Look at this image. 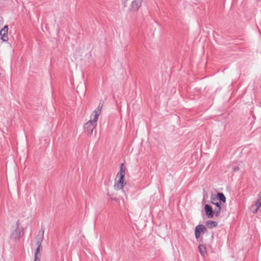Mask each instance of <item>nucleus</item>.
Instances as JSON below:
<instances>
[{
  "label": "nucleus",
  "mask_w": 261,
  "mask_h": 261,
  "mask_svg": "<svg viewBox=\"0 0 261 261\" xmlns=\"http://www.w3.org/2000/svg\"><path fill=\"white\" fill-rule=\"evenodd\" d=\"M143 1V0H123L122 5L127 12L134 13L139 11Z\"/></svg>",
  "instance_id": "obj_1"
},
{
  "label": "nucleus",
  "mask_w": 261,
  "mask_h": 261,
  "mask_svg": "<svg viewBox=\"0 0 261 261\" xmlns=\"http://www.w3.org/2000/svg\"><path fill=\"white\" fill-rule=\"evenodd\" d=\"M125 170L124 168V164H121L120 167L119 171L117 173L115 178L114 188L117 190H122L126 184L124 179Z\"/></svg>",
  "instance_id": "obj_2"
},
{
  "label": "nucleus",
  "mask_w": 261,
  "mask_h": 261,
  "mask_svg": "<svg viewBox=\"0 0 261 261\" xmlns=\"http://www.w3.org/2000/svg\"><path fill=\"white\" fill-rule=\"evenodd\" d=\"M217 198L219 201L215 202V199H213V204L216 205L217 207L214 210V214L216 216L220 215L221 210V204L222 202L225 203L226 199L224 195L222 193H218L217 194Z\"/></svg>",
  "instance_id": "obj_3"
},
{
  "label": "nucleus",
  "mask_w": 261,
  "mask_h": 261,
  "mask_svg": "<svg viewBox=\"0 0 261 261\" xmlns=\"http://www.w3.org/2000/svg\"><path fill=\"white\" fill-rule=\"evenodd\" d=\"M21 228L19 226V222L14 223L10 229V238L12 239H18L21 237Z\"/></svg>",
  "instance_id": "obj_4"
},
{
  "label": "nucleus",
  "mask_w": 261,
  "mask_h": 261,
  "mask_svg": "<svg viewBox=\"0 0 261 261\" xmlns=\"http://www.w3.org/2000/svg\"><path fill=\"white\" fill-rule=\"evenodd\" d=\"M102 110V106L98 105L97 108L95 109L91 113L90 117V120L95 124H97L98 117L101 114Z\"/></svg>",
  "instance_id": "obj_5"
},
{
  "label": "nucleus",
  "mask_w": 261,
  "mask_h": 261,
  "mask_svg": "<svg viewBox=\"0 0 261 261\" xmlns=\"http://www.w3.org/2000/svg\"><path fill=\"white\" fill-rule=\"evenodd\" d=\"M206 227L202 224H199L196 226L195 228V236L197 240L200 238L201 234L204 233L206 231Z\"/></svg>",
  "instance_id": "obj_6"
},
{
  "label": "nucleus",
  "mask_w": 261,
  "mask_h": 261,
  "mask_svg": "<svg viewBox=\"0 0 261 261\" xmlns=\"http://www.w3.org/2000/svg\"><path fill=\"white\" fill-rule=\"evenodd\" d=\"M97 124H95L91 121L89 120L87 123L84 124V129L88 134L91 135L93 133V130L96 127Z\"/></svg>",
  "instance_id": "obj_7"
},
{
  "label": "nucleus",
  "mask_w": 261,
  "mask_h": 261,
  "mask_svg": "<svg viewBox=\"0 0 261 261\" xmlns=\"http://www.w3.org/2000/svg\"><path fill=\"white\" fill-rule=\"evenodd\" d=\"M42 240H38L37 242V246H38L35 252V261H40L41 254L40 250L42 249L41 245Z\"/></svg>",
  "instance_id": "obj_8"
},
{
  "label": "nucleus",
  "mask_w": 261,
  "mask_h": 261,
  "mask_svg": "<svg viewBox=\"0 0 261 261\" xmlns=\"http://www.w3.org/2000/svg\"><path fill=\"white\" fill-rule=\"evenodd\" d=\"M8 28L7 25H5L0 31V36L1 39L5 42L8 41L9 38L8 36Z\"/></svg>",
  "instance_id": "obj_9"
},
{
  "label": "nucleus",
  "mask_w": 261,
  "mask_h": 261,
  "mask_svg": "<svg viewBox=\"0 0 261 261\" xmlns=\"http://www.w3.org/2000/svg\"><path fill=\"white\" fill-rule=\"evenodd\" d=\"M204 211L207 218H212L213 217L214 211L213 210L212 207L208 204H205L204 206Z\"/></svg>",
  "instance_id": "obj_10"
},
{
  "label": "nucleus",
  "mask_w": 261,
  "mask_h": 261,
  "mask_svg": "<svg viewBox=\"0 0 261 261\" xmlns=\"http://www.w3.org/2000/svg\"><path fill=\"white\" fill-rule=\"evenodd\" d=\"M205 224L208 228H213L216 227L218 225L217 222L210 220L206 221Z\"/></svg>",
  "instance_id": "obj_11"
},
{
  "label": "nucleus",
  "mask_w": 261,
  "mask_h": 261,
  "mask_svg": "<svg viewBox=\"0 0 261 261\" xmlns=\"http://www.w3.org/2000/svg\"><path fill=\"white\" fill-rule=\"evenodd\" d=\"M198 250L200 253V254L202 256H205L207 254V251L206 247L203 245H199L198 246Z\"/></svg>",
  "instance_id": "obj_12"
},
{
  "label": "nucleus",
  "mask_w": 261,
  "mask_h": 261,
  "mask_svg": "<svg viewBox=\"0 0 261 261\" xmlns=\"http://www.w3.org/2000/svg\"><path fill=\"white\" fill-rule=\"evenodd\" d=\"M255 206V208L253 211V213H256L258 209L261 206V197H259L258 199L256 201Z\"/></svg>",
  "instance_id": "obj_13"
},
{
  "label": "nucleus",
  "mask_w": 261,
  "mask_h": 261,
  "mask_svg": "<svg viewBox=\"0 0 261 261\" xmlns=\"http://www.w3.org/2000/svg\"><path fill=\"white\" fill-rule=\"evenodd\" d=\"M213 199H215V202H218L217 200H218L217 196L215 197H211V202L213 203V201H214Z\"/></svg>",
  "instance_id": "obj_14"
},
{
  "label": "nucleus",
  "mask_w": 261,
  "mask_h": 261,
  "mask_svg": "<svg viewBox=\"0 0 261 261\" xmlns=\"http://www.w3.org/2000/svg\"><path fill=\"white\" fill-rule=\"evenodd\" d=\"M259 197H261V190L258 195Z\"/></svg>",
  "instance_id": "obj_15"
}]
</instances>
